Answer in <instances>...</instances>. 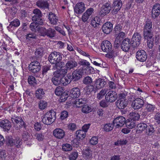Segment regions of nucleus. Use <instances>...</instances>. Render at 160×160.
Listing matches in <instances>:
<instances>
[{
  "label": "nucleus",
  "mask_w": 160,
  "mask_h": 160,
  "mask_svg": "<svg viewBox=\"0 0 160 160\" xmlns=\"http://www.w3.org/2000/svg\"><path fill=\"white\" fill-rule=\"evenodd\" d=\"M85 9V4L82 2L77 3L74 8L75 12L78 14L82 13Z\"/></svg>",
  "instance_id": "nucleus-19"
},
{
  "label": "nucleus",
  "mask_w": 160,
  "mask_h": 160,
  "mask_svg": "<svg viewBox=\"0 0 160 160\" xmlns=\"http://www.w3.org/2000/svg\"><path fill=\"white\" fill-rule=\"evenodd\" d=\"M38 59H36L32 61L29 66V69L30 72L37 77H38V73L40 70L41 66Z\"/></svg>",
  "instance_id": "nucleus-3"
},
{
  "label": "nucleus",
  "mask_w": 160,
  "mask_h": 160,
  "mask_svg": "<svg viewBox=\"0 0 160 160\" xmlns=\"http://www.w3.org/2000/svg\"><path fill=\"white\" fill-rule=\"evenodd\" d=\"M83 157L86 160H91L92 158V151L88 147L85 149L82 153Z\"/></svg>",
  "instance_id": "nucleus-25"
},
{
  "label": "nucleus",
  "mask_w": 160,
  "mask_h": 160,
  "mask_svg": "<svg viewBox=\"0 0 160 160\" xmlns=\"http://www.w3.org/2000/svg\"><path fill=\"white\" fill-rule=\"evenodd\" d=\"M142 37L141 35L137 32H135L132 36V40L133 42L132 44L134 47H138L141 43Z\"/></svg>",
  "instance_id": "nucleus-9"
},
{
  "label": "nucleus",
  "mask_w": 160,
  "mask_h": 160,
  "mask_svg": "<svg viewBox=\"0 0 160 160\" xmlns=\"http://www.w3.org/2000/svg\"><path fill=\"white\" fill-rule=\"evenodd\" d=\"M33 13L34 15L32 17V20H36L37 18H41L42 14L41 11L38 8H35L33 11Z\"/></svg>",
  "instance_id": "nucleus-32"
},
{
  "label": "nucleus",
  "mask_w": 160,
  "mask_h": 160,
  "mask_svg": "<svg viewBox=\"0 0 160 160\" xmlns=\"http://www.w3.org/2000/svg\"><path fill=\"white\" fill-rule=\"evenodd\" d=\"M64 90L63 88L59 86L56 88L55 89V92L56 95L58 96H60L63 92Z\"/></svg>",
  "instance_id": "nucleus-46"
},
{
  "label": "nucleus",
  "mask_w": 160,
  "mask_h": 160,
  "mask_svg": "<svg viewBox=\"0 0 160 160\" xmlns=\"http://www.w3.org/2000/svg\"><path fill=\"white\" fill-rule=\"evenodd\" d=\"M94 13V9L92 8H90L87 10L84 13L82 17V20L84 22H88L90 20L91 15Z\"/></svg>",
  "instance_id": "nucleus-8"
},
{
  "label": "nucleus",
  "mask_w": 160,
  "mask_h": 160,
  "mask_svg": "<svg viewBox=\"0 0 160 160\" xmlns=\"http://www.w3.org/2000/svg\"><path fill=\"white\" fill-rule=\"evenodd\" d=\"M101 48L104 52H110L112 49V45L110 42L108 41H103L101 44Z\"/></svg>",
  "instance_id": "nucleus-17"
},
{
  "label": "nucleus",
  "mask_w": 160,
  "mask_h": 160,
  "mask_svg": "<svg viewBox=\"0 0 160 160\" xmlns=\"http://www.w3.org/2000/svg\"><path fill=\"white\" fill-rule=\"evenodd\" d=\"M98 105L94 103L90 105L86 104L83 107L82 110H95L98 109Z\"/></svg>",
  "instance_id": "nucleus-34"
},
{
  "label": "nucleus",
  "mask_w": 160,
  "mask_h": 160,
  "mask_svg": "<svg viewBox=\"0 0 160 160\" xmlns=\"http://www.w3.org/2000/svg\"><path fill=\"white\" fill-rule=\"evenodd\" d=\"M62 74L61 73H54V76L52 79V81L53 84L58 86L61 83Z\"/></svg>",
  "instance_id": "nucleus-21"
},
{
  "label": "nucleus",
  "mask_w": 160,
  "mask_h": 160,
  "mask_svg": "<svg viewBox=\"0 0 160 160\" xmlns=\"http://www.w3.org/2000/svg\"><path fill=\"white\" fill-rule=\"evenodd\" d=\"M146 133L148 136H151L154 133L155 130L153 125H150L147 126Z\"/></svg>",
  "instance_id": "nucleus-41"
},
{
  "label": "nucleus",
  "mask_w": 160,
  "mask_h": 160,
  "mask_svg": "<svg viewBox=\"0 0 160 160\" xmlns=\"http://www.w3.org/2000/svg\"><path fill=\"white\" fill-rule=\"evenodd\" d=\"M86 99L85 98H80L76 100L73 102V107L74 108H80L84 106V104L86 103Z\"/></svg>",
  "instance_id": "nucleus-27"
},
{
  "label": "nucleus",
  "mask_w": 160,
  "mask_h": 160,
  "mask_svg": "<svg viewBox=\"0 0 160 160\" xmlns=\"http://www.w3.org/2000/svg\"><path fill=\"white\" fill-rule=\"evenodd\" d=\"M153 36L152 37L148 39H145L147 40V44L148 48H152L154 45V38H152Z\"/></svg>",
  "instance_id": "nucleus-53"
},
{
  "label": "nucleus",
  "mask_w": 160,
  "mask_h": 160,
  "mask_svg": "<svg viewBox=\"0 0 160 160\" xmlns=\"http://www.w3.org/2000/svg\"><path fill=\"white\" fill-rule=\"evenodd\" d=\"M123 24L119 23L116 24L114 28V30L116 33H118L121 31L123 27Z\"/></svg>",
  "instance_id": "nucleus-55"
},
{
  "label": "nucleus",
  "mask_w": 160,
  "mask_h": 160,
  "mask_svg": "<svg viewBox=\"0 0 160 160\" xmlns=\"http://www.w3.org/2000/svg\"><path fill=\"white\" fill-rule=\"evenodd\" d=\"M107 89H102L99 93H97V98L99 100L103 98L104 96L107 92Z\"/></svg>",
  "instance_id": "nucleus-44"
},
{
  "label": "nucleus",
  "mask_w": 160,
  "mask_h": 160,
  "mask_svg": "<svg viewBox=\"0 0 160 160\" xmlns=\"http://www.w3.org/2000/svg\"><path fill=\"white\" fill-rule=\"evenodd\" d=\"M78 63L81 65L85 66H87V67L90 65V63L84 59H82Z\"/></svg>",
  "instance_id": "nucleus-64"
},
{
  "label": "nucleus",
  "mask_w": 160,
  "mask_h": 160,
  "mask_svg": "<svg viewBox=\"0 0 160 160\" xmlns=\"http://www.w3.org/2000/svg\"><path fill=\"white\" fill-rule=\"evenodd\" d=\"M72 149V147L69 144H66L62 147V149L65 151H68L71 150Z\"/></svg>",
  "instance_id": "nucleus-61"
},
{
  "label": "nucleus",
  "mask_w": 160,
  "mask_h": 160,
  "mask_svg": "<svg viewBox=\"0 0 160 160\" xmlns=\"http://www.w3.org/2000/svg\"><path fill=\"white\" fill-rule=\"evenodd\" d=\"M51 66L50 65H44L42 67V75L41 78L46 77L47 75L48 72L50 70Z\"/></svg>",
  "instance_id": "nucleus-35"
},
{
  "label": "nucleus",
  "mask_w": 160,
  "mask_h": 160,
  "mask_svg": "<svg viewBox=\"0 0 160 160\" xmlns=\"http://www.w3.org/2000/svg\"><path fill=\"white\" fill-rule=\"evenodd\" d=\"M28 82L29 84L34 86L36 84V80L34 77L32 76H30L28 79Z\"/></svg>",
  "instance_id": "nucleus-52"
},
{
  "label": "nucleus",
  "mask_w": 160,
  "mask_h": 160,
  "mask_svg": "<svg viewBox=\"0 0 160 160\" xmlns=\"http://www.w3.org/2000/svg\"><path fill=\"white\" fill-rule=\"evenodd\" d=\"M97 90V88H96L94 85H91L88 86L87 92V94H89L92 92H96Z\"/></svg>",
  "instance_id": "nucleus-49"
},
{
  "label": "nucleus",
  "mask_w": 160,
  "mask_h": 160,
  "mask_svg": "<svg viewBox=\"0 0 160 160\" xmlns=\"http://www.w3.org/2000/svg\"><path fill=\"white\" fill-rule=\"evenodd\" d=\"M94 83L95 87L97 89L103 88L106 84L104 80L101 78L96 79Z\"/></svg>",
  "instance_id": "nucleus-20"
},
{
  "label": "nucleus",
  "mask_w": 160,
  "mask_h": 160,
  "mask_svg": "<svg viewBox=\"0 0 160 160\" xmlns=\"http://www.w3.org/2000/svg\"><path fill=\"white\" fill-rule=\"evenodd\" d=\"M53 134L56 138L60 139L64 137L65 133L62 129L58 128L55 129L53 131Z\"/></svg>",
  "instance_id": "nucleus-26"
},
{
  "label": "nucleus",
  "mask_w": 160,
  "mask_h": 160,
  "mask_svg": "<svg viewBox=\"0 0 160 160\" xmlns=\"http://www.w3.org/2000/svg\"><path fill=\"white\" fill-rule=\"evenodd\" d=\"M122 6V2L121 0H115L112 3V12L116 14L119 11Z\"/></svg>",
  "instance_id": "nucleus-13"
},
{
  "label": "nucleus",
  "mask_w": 160,
  "mask_h": 160,
  "mask_svg": "<svg viewBox=\"0 0 160 160\" xmlns=\"http://www.w3.org/2000/svg\"><path fill=\"white\" fill-rule=\"evenodd\" d=\"M62 54L59 52L54 51L51 53L48 57V60L52 64H55L57 61H61Z\"/></svg>",
  "instance_id": "nucleus-6"
},
{
  "label": "nucleus",
  "mask_w": 160,
  "mask_h": 160,
  "mask_svg": "<svg viewBox=\"0 0 160 160\" xmlns=\"http://www.w3.org/2000/svg\"><path fill=\"white\" fill-rule=\"evenodd\" d=\"M101 11L100 13L103 16L109 13L111 9V7L109 2H107L104 3L101 7Z\"/></svg>",
  "instance_id": "nucleus-18"
},
{
  "label": "nucleus",
  "mask_w": 160,
  "mask_h": 160,
  "mask_svg": "<svg viewBox=\"0 0 160 160\" xmlns=\"http://www.w3.org/2000/svg\"><path fill=\"white\" fill-rule=\"evenodd\" d=\"M37 6L39 8L45 9L48 8L49 4L47 1L38 0L36 2Z\"/></svg>",
  "instance_id": "nucleus-30"
},
{
  "label": "nucleus",
  "mask_w": 160,
  "mask_h": 160,
  "mask_svg": "<svg viewBox=\"0 0 160 160\" xmlns=\"http://www.w3.org/2000/svg\"><path fill=\"white\" fill-rule=\"evenodd\" d=\"M112 24L111 23L107 22L103 25L102 30L104 33L108 34L112 30Z\"/></svg>",
  "instance_id": "nucleus-22"
},
{
  "label": "nucleus",
  "mask_w": 160,
  "mask_h": 160,
  "mask_svg": "<svg viewBox=\"0 0 160 160\" xmlns=\"http://www.w3.org/2000/svg\"><path fill=\"white\" fill-rule=\"evenodd\" d=\"M125 123L127 127L129 129L133 128L136 125L135 121L130 118L126 121Z\"/></svg>",
  "instance_id": "nucleus-37"
},
{
  "label": "nucleus",
  "mask_w": 160,
  "mask_h": 160,
  "mask_svg": "<svg viewBox=\"0 0 160 160\" xmlns=\"http://www.w3.org/2000/svg\"><path fill=\"white\" fill-rule=\"evenodd\" d=\"M144 103V101L142 99L138 98L133 101L131 106L134 109H138L143 106Z\"/></svg>",
  "instance_id": "nucleus-11"
},
{
  "label": "nucleus",
  "mask_w": 160,
  "mask_h": 160,
  "mask_svg": "<svg viewBox=\"0 0 160 160\" xmlns=\"http://www.w3.org/2000/svg\"><path fill=\"white\" fill-rule=\"evenodd\" d=\"M78 65L77 62L74 60H70L68 61L65 65V68L71 70L74 69Z\"/></svg>",
  "instance_id": "nucleus-28"
},
{
  "label": "nucleus",
  "mask_w": 160,
  "mask_h": 160,
  "mask_svg": "<svg viewBox=\"0 0 160 160\" xmlns=\"http://www.w3.org/2000/svg\"><path fill=\"white\" fill-rule=\"evenodd\" d=\"M128 142V141L126 139H120L118 140L116 142L114 143V144L116 146H118L119 145H123L126 144Z\"/></svg>",
  "instance_id": "nucleus-56"
},
{
  "label": "nucleus",
  "mask_w": 160,
  "mask_h": 160,
  "mask_svg": "<svg viewBox=\"0 0 160 160\" xmlns=\"http://www.w3.org/2000/svg\"><path fill=\"white\" fill-rule=\"evenodd\" d=\"M61 79V84L64 86L66 85L72 81L69 76L66 77L65 76H63L62 74Z\"/></svg>",
  "instance_id": "nucleus-40"
},
{
  "label": "nucleus",
  "mask_w": 160,
  "mask_h": 160,
  "mask_svg": "<svg viewBox=\"0 0 160 160\" xmlns=\"http://www.w3.org/2000/svg\"><path fill=\"white\" fill-rule=\"evenodd\" d=\"M7 154L6 151L3 150H0V158L2 159H5Z\"/></svg>",
  "instance_id": "nucleus-62"
},
{
  "label": "nucleus",
  "mask_w": 160,
  "mask_h": 160,
  "mask_svg": "<svg viewBox=\"0 0 160 160\" xmlns=\"http://www.w3.org/2000/svg\"><path fill=\"white\" fill-rule=\"evenodd\" d=\"M6 139L7 142V144L8 145L12 146L14 145V140L12 139L11 136H7L6 137Z\"/></svg>",
  "instance_id": "nucleus-47"
},
{
  "label": "nucleus",
  "mask_w": 160,
  "mask_h": 160,
  "mask_svg": "<svg viewBox=\"0 0 160 160\" xmlns=\"http://www.w3.org/2000/svg\"><path fill=\"white\" fill-rule=\"evenodd\" d=\"M136 57L138 61L143 62L146 60L147 56L146 52L143 50H141L137 52Z\"/></svg>",
  "instance_id": "nucleus-10"
},
{
  "label": "nucleus",
  "mask_w": 160,
  "mask_h": 160,
  "mask_svg": "<svg viewBox=\"0 0 160 160\" xmlns=\"http://www.w3.org/2000/svg\"><path fill=\"white\" fill-rule=\"evenodd\" d=\"M117 98V95L116 92L113 91H109L105 96V98L107 101L110 102H114Z\"/></svg>",
  "instance_id": "nucleus-12"
},
{
  "label": "nucleus",
  "mask_w": 160,
  "mask_h": 160,
  "mask_svg": "<svg viewBox=\"0 0 160 160\" xmlns=\"http://www.w3.org/2000/svg\"><path fill=\"white\" fill-rule=\"evenodd\" d=\"M78 156V153L77 152H72L69 156L70 160H75Z\"/></svg>",
  "instance_id": "nucleus-57"
},
{
  "label": "nucleus",
  "mask_w": 160,
  "mask_h": 160,
  "mask_svg": "<svg viewBox=\"0 0 160 160\" xmlns=\"http://www.w3.org/2000/svg\"><path fill=\"white\" fill-rule=\"evenodd\" d=\"M20 25V21L18 19H15L13 21L11 22L8 27V29H10L13 27H18Z\"/></svg>",
  "instance_id": "nucleus-39"
},
{
  "label": "nucleus",
  "mask_w": 160,
  "mask_h": 160,
  "mask_svg": "<svg viewBox=\"0 0 160 160\" xmlns=\"http://www.w3.org/2000/svg\"><path fill=\"white\" fill-rule=\"evenodd\" d=\"M100 18L98 17H96L91 20V24L94 28L97 27L100 24Z\"/></svg>",
  "instance_id": "nucleus-42"
},
{
  "label": "nucleus",
  "mask_w": 160,
  "mask_h": 160,
  "mask_svg": "<svg viewBox=\"0 0 160 160\" xmlns=\"http://www.w3.org/2000/svg\"><path fill=\"white\" fill-rule=\"evenodd\" d=\"M128 104L127 100H120L118 99L116 102V105L119 109H123L127 106Z\"/></svg>",
  "instance_id": "nucleus-31"
},
{
  "label": "nucleus",
  "mask_w": 160,
  "mask_h": 160,
  "mask_svg": "<svg viewBox=\"0 0 160 160\" xmlns=\"http://www.w3.org/2000/svg\"><path fill=\"white\" fill-rule=\"evenodd\" d=\"M56 113L54 111H49L44 115L42 119V122L45 124L50 125L55 120Z\"/></svg>",
  "instance_id": "nucleus-2"
},
{
  "label": "nucleus",
  "mask_w": 160,
  "mask_h": 160,
  "mask_svg": "<svg viewBox=\"0 0 160 160\" xmlns=\"http://www.w3.org/2000/svg\"><path fill=\"white\" fill-rule=\"evenodd\" d=\"M147 125L144 123H141L138 124L137 125L138 128L136 130V132L138 133H141L142 132L146 129L147 128Z\"/></svg>",
  "instance_id": "nucleus-33"
},
{
  "label": "nucleus",
  "mask_w": 160,
  "mask_h": 160,
  "mask_svg": "<svg viewBox=\"0 0 160 160\" xmlns=\"http://www.w3.org/2000/svg\"><path fill=\"white\" fill-rule=\"evenodd\" d=\"M47 102L46 101L41 100L39 103V107L40 109H44L47 107Z\"/></svg>",
  "instance_id": "nucleus-51"
},
{
  "label": "nucleus",
  "mask_w": 160,
  "mask_h": 160,
  "mask_svg": "<svg viewBox=\"0 0 160 160\" xmlns=\"http://www.w3.org/2000/svg\"><path fill=\"white\" fill-rule=\"evenodd\" d=\"M48 19L51 24L56 25L58 21V17L54 13L51 12L49 13Z\"/></svg>",
  "instance_id": "nucleus-29"
},
{
  "label": "nucleus",
  "mask_w": 160,
  "mask_h": 160,
  "mask_svg": "<svg viewBox=\"0 0 160 160\" xmlns=\"http://www.w3.org/2000/svg\"><path fill=\"white\" fill-rule=\"evenodd\" d=\"M76 134L77 138L79 139H83L86 136V132L82 130H78L76 132Z\"/></svg>",
  "instance_id": "nucleus-45"
},
{
  "label": "nucleus",
  "mask_w": 160,
  "mask_h": 160,
  "mask_svg": "<svg viewBox=\"0 0 160 160\" xmlns=\"http://www.w3.org/2000/svg\"><path fill=\"white\" fill-rule=\"evenodd\" d=\"M131 46H133L130 40L128 38H126L122 41L120 47L122 51L127 52L129 51Z\"/></svg>",
  "instance_id": "nucleus-7"
},
{
  "label": "nucleus",
  "mask_w": 160,
  "mask_h": 160,
  "mask_svg": "<svg viewBox=\"0 0 160 160\" xmlns=\"http://www.w3.org/2000/svg\"><path fill=\"white\" fill-rule=\"evenodd\" d=\"M82 73V70L76 69L73 72L72 75L69 76V77L71 78L72 81H76L81 78Z\"/></svg>",
  "instance_id": "nucleus-16"
},
{
  "label": "nucleus",
  "mask_w": 160,
  "mask_h": 160,
  "mask_svg": "<svg viewBox=\"0 0 160 160\" xmlns=\"http://www.w3.org/2000/svg\"><path fill=\"white\" fill-rule=\"evenodd\" d=\"M0 127L4 131L8 132L9 131L11 127V122L7 119L0 120Z\"/></svg>",
  "instance_id": "nucleus-15"
},
{
  "label": "nucleus",
  "mask_w": 160,
  "mask_h": 160,
  "mask_svg": "<svg viewBox=\"0 0 160 160\" xmlns=\"http://www.w3.org/2000/svg\"><path fill=\"white\" fill-rule=\"evenodd\" d=\"M11 121L14 125V127L16 130H19L22 127H26L25 123L21 117L13 116L11 118Z\"/></svg>",
  "instance_id": "nucleus-4"
},
{
  "label": "nucleus",
  "mask_w": 160,
  "mask_h": 160,
  "mask_svg": "<svg viewBox=\"0 0 160 160\" xmlns=\"http://www.w3.org/2000/svg\"><path fill=\"white\" fill-rule=\"evenodd\" d=\"M68 92H69V91H66L63 92L60 96V99L64 101L67 99L68 97V95L69 94V93H68Z\"/></svg>",
  "instance_id": "nucleus-60"
},
{
  "label": "nucleus",
  "mask_w": 160,
  "mask_h": 160,
  "mask_svg": "<svg viewBox=\"0 0 160 160\" xmlns=\"http://www.w3.org/2000/svg\"><path fill=\"white\" fill-rule=\"evenodd\" d=\"M82 82L84 84L88 85L91 83L92 82V80L90 77L88 76L83 78Z\"/></svg>",
  "instance_id": "nucleus-54"
},
{
  "label": "nucleus",
  "mask_w": 160,
  "mask_h": 160,
  "mask_svg": "<svg viewBox=\"0 0 160 160\" xmlns=\"http://www.w3.org/2000/svg\"><path fill=\"white\" fill-rule=\"evenodd\" d=\"M152 12L153 18H155L158 16L160 13V4H155L152 8Z\"/></svg>",
  "instance_id": "nucleus-24"
},
{
  "label": "nucleus",
  "mask_w": 160,
  "mask_h": 160,
  "mask_svg": "<svg viewBox=\"0 0 160 160\" xmlns=\"http://www.w3.org/2000/svg\"><path fill=\"white\" fill-rule=\"evenodd\" d=\"M114 125L113 123L106 124L104 125V129L107 132H109L112 130Z\"/></svg>",
  "instance_id": "nucleus-50"
},
{
  "label": "nucleus",
  "mask_w": 160,
  "mask_h": 160,
  "mask_svg": "<svg viewBox=\"0 0 160 160\" xmlns=\"http://www.w3.org/2000/svg\"><path fill=\"white\" fill-rule=\"evenodd\" d=\"M40 33L41 36H47L48 37L52 38L55 37L56 32L54 29L51 28L47 29L45 28L41 27L40 30Z\"/></svg>",
  "instance_id": "nucleus-5"
},
{
  "label": "nucleus",
  "mask_w": 160,
  "mask_h": 160,
  "mask_svg": "<svg viewBox=\"0 0 160 160\" xmlns=\"http://www.w3.org/2000/svg\"><path fill=\"white\" fill-rule=\"evenodd\" d=\"M43 50L42 48H38L36 50L35 52V55L37 57L38 59L39 60V58L40 57H41L43 55Z\"/></svg>",
  "instance_id": "nucleus-48"
},
{
  "label": "nucleus",
  "mask_w": 160,
  "mask_h": 160,
  "mask_svg": "<svg viewBox=\"0 0 160 160\" xmlns=\"http://www.w3.org/2000/svg\"><path fill=\"white\" fill-rule=\"evenodd\" d=\"M98 142V138L95 136L92 137L90 140V143L92 145L97 144Z\"/></svg>",
  "instance_id": "nucleus-63"
},
{
  "label": "nucleus",
  "mask_w": 160,
  "mask_h": 160,
  "mask_svg": "<svg viewBox=\"0 0 160 160\" xmlns=\"http://www.w3.org/2000/svg\"><path fill=\"white\" fill-rule=\"evenodd\" d=\"M69 92V96L73 98H78L81 94L80 89L77 87L72 89Z\"/></svg>",
  "instance_id": "nucleus-23"
},
{
  "label": "nucleus",
  "mask_w": 160,
  "mask_h": 160,
  "mask_svg": "<svg viewBox=\"0 0 160 160\" xmlns=\"http://www.w3.org/2000/svg\"><path fill=\"white\" fill-rule=\"evenodd\" d=\"M60 61H57L56 63H55V65L54 67V68L59 69V68H61L63 66L64 62Z\"/></svg>",
  "instance_id": "nucleus-58"
},
{
  "label": "nucleus",
  "mask_w": 160,
  "mask_h": 160,
  "mask_svg": "<svg viewBox=\"0 0 160 160\" xmlns=\"http://www.w3.org/2000/svg\"><path fill=\"white\" fill-rule=\"evenodd\" d=\"M143 30L144 39H148L153 36L152 23L151 21L148 20L145 22Z\"/></svg>",
  "instance_id": "nucleus-1"
},
{
  "label": "nucleus",
  "mask_w": 160,
  "mask_h": 160,
  "mask_svg": "<svg viewBox=\"0 0 160 160\" xmlns=\"http://www.w3.org/2000/svg\"><path fill=\"white\" fill-rule=\"evenodd\" d=\"M125 118L122 116L119 117L114 119L113 124L117 128L123 126L125 122Z\"/></svg>",
  "instance_id": "nucleus-14"
},
{
  "label": "nucleus",
  "mask_w": 160,
  "mask_h": 160,
  "mask_svg": "<svg viewBox=\"0 0 160 160\" xmlns=\"http://www.w3.org/2000/svg\"><path fill=\"white\" fill-rule=\"evenodd\" d=\"M34 138L39 141H42L44 138V136L41 133H36L34 135Z\"/></svg>",
  "instance_id": "nucleus-59"
},
{
  "label": "nucleus",
  "mask_w": 160,
  "mask_h": 160,
  "mask_svg": "<svg viewBox=\"0 0 160 160\" xmlns=\"http://www.w3.org/2000/svg\"><path fill=\"white\" fill-rule=\"evenodd\" d=\"M45 94L43 89L39 88L36 91L35 96L38 99H40L44 97Z\"/></svg>",
  "instance_id": "nucleus-36"
},
{
  "label": "nucleus",
  "mask_w": 160,
  "mask_h": 160,
  "mask_svg": "<svg viewBox=\"0 0 160 160\" xmlns=\"http://www.w3.org/2000/svg\"><path fill=\"white\" fill-rule=\"evenodd\" d=\"M129 115L130 118V119H132L134 121L138 120L140 118V115L139 113L135 111L130 113Z\"/></svg>",
  "instance_id": "nucleus-43"
},
{
  "label": "nucleus",
  "mask_w": 160,
  "mask_h": 160,
  "mask_svg": "<svg viewBox=\"0 0 160 160\" xmlns=\"http://www.w3.org/2000/svg\"><path fill=\"white\" fill-rule=\"evenodd\" d=\"M41 27L38 26L37 25V23L36 22H33L31 23L29 25V28L30 30L33 32H36L38 31L40 32V30Z\"/></svg>",
  "instance_id": "nucleus-38"
}]
</instances>
